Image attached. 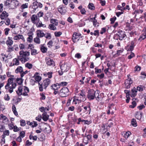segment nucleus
I'll return each mask as SVG.
<instances>
[{
	"instance_id": "nucleus-1",
	"label": "nucleus",
	"mask_w": 146,
	"mask_h": 146,
	"mask_svg": "<svg viewBox=\"0 0 146 146\" xmlns=\"http://www.w3.org/2000/svg\"><path fill=\"white\" fill-rule=\"evenodd\" d=\"M8 77H10L7 81L6 85L5 86L6 90H8L9 92L11 93L13 92V89L15 88L17 84L15 82H13V81L15 80V77L11 74V73L7 72L6 73Z\"/></svg>"
},
{
	"instance_id": "nucleus-2",
	"label": "nucleus",
	"mask_w": 146,
	"mask_h": 146,
	"mask_svg": "<svg viewBox=\"0 0 146 146\" xmlns=\"http://www.w3.org/2000/svg\"><path fill=\"white\" fill-rule=\"evenodd\" d=\"M30 53L29 52L21 50L19 52V56L18 58L22 63H24L29 60V56Z\"/></svg>"
},
{
	"instance_id": "nucleus-3",
	"label": "nucleus",
	"mask_w": 146,
	"mask_h": 146,
	"mask_svg": "<svg viewBox=\"0 0 146 146\" xmlns=\"http://www.w3.org/2000/svg\"><path fill=\"white\" fill-rule=\"evenodd\" d=\"M29 91V89L28 87L25 86L23 87L19 86L16 91V92L19 96L23 95L24 96H27L28 93Z\"/></svg>"
},
{
	"instance_id": "nucleus-4",
	"label": "nucleus",
	"mask_w": 146,
	"mask_h": 146,
	"mask_svg": "<svg viewBox=\"0 0 146 146\" xmlns=\"http://www.w3.org/2000/svg\"><path fill=\"white\" fill-rule=\"evenodd\" d=\"M50 82L51 81L49 79L46 78L43 81L42 83L40 84V83H38L40 91H42L43 90V86L44 87V89H46L47 87L50 84Z\"/></svg>"
},
{
	"instance_id": "nucleus-5",
	"label": "nucleus",
	"mask_w": 146,
	"mask_h": 146,
	"mask_svg": "<svg viewBox=\"0 0 146 146\" xmlns=\"http://www.w3.org/2000/svg\"><path fill=\"white\" fill-rule=\"evenodd\" d=\"M76 100H77L78 103L84 101L86 100L84 92L82 91L77 95V96H76Z\"/></svg>"
},
{
	"instance_id": "nucleus-6",
	"label": "nucleus",
	"mask_w": 146,
	"mask_h": 146,
	"mask_svg": "<svg viewBox=\"0 0 146 146\" xmlns=\"http://www.w3.org/2000/svg\"><path fill=\"white\" fill-rule=\"evenodd\" d=\"M13 39L15 41V42H19L21 40L23 42L25 41V39L23 36L20 34H18L13 36Z\"/></svg>"
},
{
	"instance_id": "nucleus-7",
	"label": "nucleus",
	"mask_w": 146,
	"mask_h": 146,
	"mask_svg": "<svg viewBox=\"0 0 146 146\" xmlns=\"http://www.w3.org/2000/svg\"><path fill=\"white\" fill-rule=\"evenodd\" d=\"M118 34H116L114 37V38L116 39H119L120 40H122L124 38L126 35L124 32L122 31H119L118 32Z\"/></svg>"
},
{
	"instance_id": "nucleus-8",
	"label": "nucleus",
	"mask_w": 146,
	"mask_h": 146,
	"mask_svg": "<svg viewBox=\"0 0 146 146\" xmlns=\"http://www.w3.org/2000/svg\"><path fill=\"white\" fill-rule=\"evenodd\" d=\"M68 92V89L66 87H64L60 90L58 93L61 97H64L66 96Z\"/></svg>"
},
{
	"instance_id": "nucleus-9",
	"label": "nucleus",
	"mask_w": 146,
	"mask_h": 146,
	"mask_svg": "<svg viewBox=\"0 0 146 146\" xmlns=\"http://www.w3.org/2000/svg\"><path fill=\"white\" fill-rule=\"evenodd\" d=\"M96 91L93 90H89L88 91L87 97L89 100H92L94 99L96 97Z\"/></svg>"
},
{
	"instance_id": "nucleus-10",
	"label": "nucleus",
	"mask_w": 146,
	"mask_h": 146,
	"mask_svg": "<svg viewBox=\"0 0 146 146\" xmlns=\"http://www.w3.org/2000/svg\"><path fill=\"white\" fill-rule=\"evenodd\" d=\"M81 38H82V36L80 34L74 33L72 35V40L74 42H76L79 40H81Z\"/></svg>"
},
{
	"instance_id": "nucleus-11",
	"label": "nucleus",
	"mask_w": 146,
	"mask_h": 146,
	"mask_svg": "<svg viewBox=\"0 0 146 146\" xmlns=\"http://www.w3.org/2000/svg\"><path fill=\"white\" fill-rule=\"evenodd\" d=\"M58 10L62 15H64L67 11V8L66 5H61L59 6Z\"/></svg>"
},
{
	"instance_id": "nucleus-12",
	"label": "nucleus",
	"mask_w": 146,
	"mask_h": 146,
	"mask_svg": "<svg viewBox=\"0 0 146 146\" xmlns=\"http://www.w3.org/2000/svg\"><path fill=\"white\" fill-rule=\"evenodd\" d=\"M31 19L32 22L34 24L38 23L40 21V19L35 14L33 15L31 17Z\"/></svg>"
},
{
	"instance_id": "nucleus-13",
	"label": "nucleus",
	"mask_w": 146,
	"mask_h": 146,
	"mask_svg": "<svg viewBox=\"0 0 146 146\" xmlns=\"http://www.w3.org/2000/svg\"><path fill=\"white\" fill-rule=\"evenodd\" d=\"M45 60L47 65L52 66H55L54 62L52 59L46 57L45 58Z\"/></svg>"
},
{
	"instance_id": "nucleus-14",
	"label": "nucleus",
	"mask_w": 146,
	"mask_h": 146,
	"mask_svg": "<svg viewBox=\"0 0 146 146\" xmlns=\"http://www.w3.org/2000/svg\"><path fill=\"white\" fill-rule=\"evenodd\" d=\"M115 110V108L114 106V104H111L108 106V110L107 112V114H109L110 113L113 114L114 113V111Z\"/></svg>"
},
{
	"instance_id": "nucleus-15",
	"label": "nucleus",
	"mask_w": 146,
	"mask_h": 146,
	"mask_svg": "<svg viewBox=\"0 0 146 146\" xmlns=\"http://www.w3.org/2000/svg\"><path fill=\"white\" fill-rule=\"evenodd\" d=\"M19 2L17 0H13L12 2V3L10 5L9 7L12 9H15L19 5Z\"/></svg>"
},
{
	"instance_id": "nucleus-16",
	"label": "nucleus",
	"mask_w": 146,
	"mask_h": 146,
	"mask_svg": "<svg viewBox=\"0 0 146 146\" xmlns=\"http://www.w3.org/2000/svg\"><path fill=\"white\" fill-rule=\"evenodd\" d=\"M133 83V81L130 78H128V79L126 80L125 84V87L127 89L130 88V85Z\"/></svg>"
},
{
	"instance_id": "nucleus-17",
	"label": "nucleus",
	"mask_w": 146,
	"mask_h": 146,
	"mask_svg": "<svg viewBox=\"0 0 146 146\" xmlns=\"http://www.w3.org/2000/svg\"><path fill=\"white\" fill-rule=\"evenodd\" d=\"M60 68L62 71L64 72H67L69 69V67L67 64L65 63L60 65Z\"/></svg>"
},
{
	"instance_id": "nucleus-18",
	"label": "nucleus",
	"mask_w": 146,
	"mask_h": 146,
	"mask_svg": "<svg viewBox=\"0 0 146 146\" xmlns=\"http://www.w3.org/2000/svg\"><path fill=\"white\" fill-rule=\"evenodd\" d=\"M96 98L97 100H101L104 97V93H102L100 94H99L98 92H96Z\"/></svg>"
},
{
	"instance_id": "nucleus-19",
	"label": "nucleus",
	"mask_w": 146,
	"mask_h": 146,
	"mask_svg": "<svg viewBox=\"0 0 146 146\" xmlns=\"http://www.w3.org/2000/svg\"><path fill=\"white\" fill-rule=\"evenodd\" d=\"M8 15V14L4 11L0 15V18L1 20H5L7 17Z\"/></svg>"
},
{
	"instance_id": "nucleus-20",
	"label": "nucleus",
	"mask_w": 146,
	"mask_h": 146,
	"mask_svg": "<svg viewBox=\"0 0 146 146\" xmlns=\"http://www.w3.org/2000/svg\"><path fill=\"white\" fill-rule=\"evenodd\" d=\"M5 43L7 46H11L13 43V41L12 40V38L8 37L7 38V40L5 42Z\"/></svg>"
},
{
	"instance_id": "nucleus-21",
	"label": "nucleus",
	"mask_w": 146,
	"mask_h": 146,
	"mask_svg": "<svg viewBox=\"0 0 146 146\" xmlns=\"http://www.w3.org/2000/svg\"><path fill=\"white\" fill-rule=\"evenodd\" d=\"M33 78L36 81L39 82L41 79V77L39 76V73L37 72L35 73L34 75Z\"/></svg>"
},
{
	"instance_id": "nucleus-22",
	"label": "nucleus",
	"mask_w": 146,
	"mask_h": 146,
	"mask_svg": "<svg viewBox=\"0 0 146 146\" xmlns=\"http://www.w3.org/2000/svg\"><path fill=\"white\" fill-rule=\"evenodd\" d=\"M142 113L140 111H137L135 113V117L138 119H140L141 117Z\"/></svg>"
},
{
	"instance_id": "nucleus-23",
	"label": "nucleus",
	"mask_w": 146,
	"mask_h": 146,
	"mask_svg": "<svg viewBox=\"0 0 146 146\" xmlns=\"http://www.w3.org/2000/svg\"><path fill=\"white\" fill-rule=\"evenodd\" d=\"M1 118L2 119L3 122L5 124L7 123L8 121H9V119L7 118L5 116L3 115L2 114H1L0 115Z\"/></svg>"
},
{
	"instance_id": "nucleus-24",
	"label": "nucleus",
	"mask_w": 146,
	"mask_h": 146,
	"mask_svg": "<svg viewBox=\"0 0 146 146\" xmlns=\"http://www.w3.org/2000/svg\"><path fill=\"white\" fill-rule=\"evenodd\" d=\"M15 80H14L13 81V82H15L16 84V82L19 85H21L23 83V80L22 78H16L15 77Z\"/></svg>"
},
{
	"instance_id": "nucleus-25",
	"label": "nucleus",
	"mask_w": 146,
	"mask_h": 146,
	"mask_svg": "<svg viewBox=\"0 0 146 146\" xmlns=\"http://www.w3.org/2000/svg\"><path fill=\"white\" fill-rule=\"evenodd\" d=\"M37 36L40 37H42L45 36L44 34L43 31L41 30H38L36 31Z\"/></svg>"
},
{
	"instance_id": "nucleus-26",
	"label": "nucleus",
	"mask_w": 146,
	"mask_h": 146,
	"mask_svg": "<svg viewBox=\"0 0 146 146\" xmlns=\"http://www.w3.org/2000/svg\"><path fill=\"white\" fill-rule=\"evenodd\" d=\"M42 119L44 121H47L48 119L49 115L47 114V113L44 112L42 114Z\"/></svg>"
},
{
	"instance_id": "nucleus-27",
	"label": "nucleus",
	"mask_w": 146,
	"mask_h": 146,
	"mask_svg": "<svg viewBox=\"0 0 146 146\" xmlns=\"http://www.w3.org/2000/svg\"><path fill=\"white\" fill-rule=\"evenodd\" d=\"M131 97L132 98L135 97L137 95V90L136 89L134 88L131 90Z\"/></svg>"
},
{
	"instance_id": "nucleus-28",
	"label": "nucleus",
	"mask_w": 146,
	"mask_h": 146,
	"mask_svg": "<svg viewBox=\"0 0 146 146\" xmlns=\"http://www.w3.org/2000/svg\"><path fill=\"white\" fill-rule=\"evenodd\" d=\"M129 44L130 45H129L128 46V47H129V50L131 51L133 50L135 46V43L133 41H131Z\"/></svg>"
},
{
	"instance_id": "nucleus-29",
	"label": "nucleus",
	"mask_w": 146,
	"mask_h": 146,
	"mask_svg": "<svg viewBox=\"0 0 146 146\" xmlns=\"http://www.w3.org/2000/svg\"><path fill=\"white\" fill-rule=\"evenodd\" d=\"M131 134V133L130 132L128 131L127 132H123L122 133V135L126 139H127Z\"/></svg>"
},
{
	"instance_id": "nucleus-30",
	"label": "nucleus",
	"mask_w": 146,
	"mask_h": 146,
	"mask_svg": "<svg viewBox=\"0 0 146 146\" xmlns=\"http://www.w3.org/2000/svg\"><path fill=\"white\" fill-rule=\"evenodd\" d=\"M56 26V25H54L50 24L48 25V28L51 30L55 31L57 29Z\"/></svg>"
},
{
	"instance_id": "nucleus-31",
	"label": "nucleus",
	"mask_w": 146,
	"mask_h": 146,
	"mask_svg": "<svg viewBox=\"0 0 146 146\" xmlns=\"http://www.w3.org/2000/svg\"><path fill=\"white\" fill-rule=\"evenodd\" d=\"M50 23H51V24L54 25L56 26H57L58 25V20L55 19H51L50 20Z\"/></svg>"
},
{
	"instance_id": "nucleus-32",
	"label": "nucleus",
	"mask_w": 146,
	"mask_h": 146,
	"mask_svg": "<svg viewBox=\"0 0 146 146\" xmlns=\"http://www.w3.org/2000/svg\"><path fill=\"white\" fill-rule=\"evenodd\" d=\"M23 68L21 66H18L17 68L15 70V72L16 73L20 72L21 74L23 71Z\"/></svg>"
},
{
	"instance_id": "nucleus-33",
	"label": "nucleus",
	"mask_w": 146,
	"mask_h": 146,
	"mask_svg": "<svg viewBox=\"0 0 146 146\" xmlns=\"http://www.w3.org/2000/svg\"><path fill=\"white\" fill-rule=\"evenodd\" d=\"M88 7L89 9L91 10H94L95 9V7L94 4L92 3H89Z\"/></svg>"
},
{
	"instance_id": "nucleus-34",
	"label": "nucleus",
	"mask_w": 146,
	"mask_h": 146,
	"mask_svg": "<svg viewBox=\"0 0 146 146\" xmlns=\"http://www.w3.org/2000/svg\"><path fill=\"white\" fill-rule=\"evenodd\" d=\"M28 3H27L23 4L21 5L20 7L21 9L23 10L27 8L28 7Z\"/></svg>"
},
{
	"instance_id": "nucleus-35",
	"label": "nucleus",
	"mask_w": 146,
	"mask_h": 146,
	"mask_svg": "<svg viewBox=\"0 0 146 146\" xmlns=\"http://www.w3.org/2000/svg\"><path fill=\"white\" fill-rule=\"evenodd\" d=\"M40 49L42 53H45L47 52V48L43 45H42L40 47Z\"/></svg>"
},
{
	"instance_id": "nucleus-36",
	"label": "nucleus",
	"mask_w": 146,
	"mask_h": 146,
	"mask_svg": "<svg viewBox=\"0 0 146 146\" xmlns=\"http://www.w3.org/2000/svg\"><path fill=\"white\" fill-rule=\"evenodd\" d=\"M12 111H13L14 114L16 116L18 115V112L16 110V108L15 106L13 105L12 107Z\"/></svg>"
},
{
	"instance_id": "nucleus-37",
	"label": "nucleus",
	"mask_w": 146,
	"mask_h": 146,
	"mask_svg": "<svg viewBox=\"0 0 146 146\" xmlns=\"http://www.w3.org/2000/svg\"><path fill=\"white\" fill-rule=\"evenodd\" d=\"M38 53L37 50L31 48V54L32 55H35Z\"/></svg>"
},
{
	"instance_id": "nucleus-38",
	"label": "nucleus",
	"mask_w": 146,
	"mask_h": 146,
	"mask_svg": "<svg viewBox=\"0 0 146 146\" xmlns=\"http://www.w3.org/2000/svg\"><path fill=\"white\" fill-rule=\"evenodd\" d=\"M146 33H144L143 35H142L140 36L138 40L140 41H141V40H143L146 38Z\"/></svg>"
},
{
	"instance_id": "nucleus-39",
	"label": "nucleus",
	"mask_w": 146,
	"mask_h": 146,
	"mask_svg": "<svg viewBox=\"0 0 146 146\" xmlns=\"http://www.w3.org/2000/svg\"><path fill=\"white\" fill-rule=\"evenodd\" d=\"M13 62V65H18L19 64V60L17 58L14 59Z\"/></svg>"
},
{
	"instance_id": "nucleus-40",
	"label": "nucleus",
	"mask_w": 146,
	"mask_h": 146,
	"mask_svg": "<svg viewBox=\"0 0 146 146\" xmlns=\"http://www.w3.org/2000/svg\"><path fill=\"white\" fill-rule=\"evenodd\" d=\"M52 72H48L47 73L44 74V75L45 76H48L49 78H51L52 77Z\"/></svg>"
},
{
	"instance_id": "nucleus-41",
	"label": "nucleus",
	"mask_w": 146,
	"mask_h": 146,
	"mask_svg": "<svg viewBox=\"0 0 146 146\" xmlns=\"http://www.w3.org/2000/svg\"><path fill=\"white\" fill-rule=\"evenodd\" d=\"M45 37L49 39H50L51 38V34L50 33H46L45 34Z\"/></svg>"
},
{
	"instance_id": "nucleus-42",
	"label": "nucleus",
	"mask_w": 146,
	"mask_h": 146,
	"mask_svg": "<svg viewBox=\"0 0 146 146\" xmlns=\"http://www.w3.org/2000/svg\"><path fill=\"white\" fill-rule=\"evenodd\" d=\"M32 7H34V8H38V2L37 1H36L35 2H34L33 3Z\"/></svg>"
},
{
	"instance_id": "nucleus-43",
	"label": "nucleus",
	"mask_w": 146,
	"mask_h": 146,
	"mask_svg": "<svg viewBox=\"0 0 146 146\" xmlns=\"http://www.w3.org/2000/svg\"><path fill=\"white\" fill-rule=\"evenodd\" d=\"M62 34V33L60 31H56L54 33V35L56 37H59Z\"/></svg>"
},
{
	"instance_id": "nucleus-44",
	"label": "nucleus",
	"mask_w": 146,
	"mask_h": 146,
	"mask_svg": "<svg viewBox=\"0 0 146 146\" xmlns=\"http://www.w3.org/2000/svg\"><path fill=\"white\" fill-rule=\"evenodd\" d=\"M131 124L134 126L136 127L137 126V123L136 120L134 119H132L131 121Z\"/></svg>"
},
{
	"instance_id": "nucleus-45",
	"label": "nucleus",
	"mask_w": 146,
	"mask_h": 146,
	"mask_svg": "<svg viewBox=\"0 0 146 146\" xmlns=\"http://www.w3.org/2000/svg\"><path fill=\"white\" fill-rule=\"evenodd\" d=\"M33 66V65L32 64L29 63H27L25 64L26 67L27 68L29 69H31L32 68Z\"/></svg>"
},
{
	"instance_id": "nucleus-46",
	"label": "nucleus",
	"mask_w": 146,
	"mask_h": 146,
	"mask_svg": "<svg viewBox=\"0 0 146 146\" xmlns=\"http://www.w3.org/2000/svg\"><path fill=\"white\" fill-rule=\"evenodd\" d=\"M7 50L8 52H11L14 51V49L13 46H7Z\"/></svg>"
},
{
	"instance_id": "nucleus-47",
	"label": "nucleus",
	"mask_w": 146,
	"mask_h": 146,
	"mask_svg": "<svg viewBox=\"0 0 146 146\" xmlns=\"http://www.w3.org/2000/svg\"><path fill=\"white\" fill-rule=\"evenodd\" d=\"M34 41L37 44H39L40 43V40L38 37H36L34 39Z\"/></svg>"
},
{
	"instance_id": "nucleus-48",
	"label": "nucleus",
	"mask_w": 146,
	"mask_h": 146,
	"mask_svg": "<svg viewBox=\"0 0 146 146\" xmlns=\"http://www.w3.org/2000/svg\"><path fill=\"white\" fill-rule=\"evenodd\" d=\"M95 17L91 18L90 19L91 20L90 21H93V25H95V23L97 22V20H96L95 18L96 17V15H95Z\"/></svg>"
},
{
	"instance_id": "nucleus-49",
	"label": "nucleus",
	"mask_w": 146,
	"mask_h": 146,
	"mask_svg": "<svg viewBox=\"0 0 146 146\" xmlns=\"http://www.w3.org/2000/svg\"><path fill=\"white\" fill-rule=\"evenodd\" d=\"M4 99L5 100L8 101L10 100V98L8 94H6L5 95Z\"/></svg>"
},
{
	"instance_id": "nucleus-50",
	"label": "nucleus",
	"mask_w": 146,
	"mask_h": 146,
	"mask_svg": "<svg viewBox=\"0 0 146 146\" xmlns=\"http://www.w3.org/2000/svg\"><path fill=\"white\" fill-rule=\"evenodd\" d=\"M57 85H59L58 83H56V84H54L53 85H52L51 87L52 88V89H53L54 90H56V87H57Z\"/></svg>"
},
{
	"instance_id": "nucleus-51",
	"label": "nucleus",
	"mask_w": 146,
	"mask_h": 146,
	"mask_svg": "<svg viewBox=\"0 0 146 146\" xmlns=\"http://www.w3.org/2000/svg\"><path fill=\"white\" fill-rule=\"evenodd\" d=\"M6 20L5 24L7 25H9L10 24V21L9 18H7L5 19Z\"/></svg>"
},
{
	"instance_id": "nucleus-52",
	"label": "nucleus",
	"mask_w": 146,
	"mask_h": 146,
	"mask_svg": "<svg viewBox=\"0 0 146 146\" xmlns=\"http://www.w3.org/2000/svg\"><path fill=\"white\" fill-rule=\"evenodd\" d=\"M53 41L52 40L49 41L47 43V45L49 48H51L52 46Z\"/></svg>"
},
{
	"instance_id": "nucleus-53",
	"label": "nucleus",
	"mask_w": 146,
	"mask_h": 146,
	"mask_svg": "<svg viewBox=\"0 0 146 146\" xmlns=\"http://www.w3.org/2000/svg\"><path fill=\"white\" fill-rule=\"evenodd\" d=\"M28 72V71L27 70H26L25 72H23V71L21 72V73L20 74V75L21 77V78H23L24 76L27 74Z\"/></svg>"
},
{
	"instance_id": "nucleus-54",
	"label": "nucleus",
	"mask_w": 146,
	"mask_h": 146,
	"mask_svg": "<svg viewBox=\"0 0 146 146\" xmlns=\"http://www.w3.org/2000/svg\"><path fill=\"white\" fill-rule=\"evenodd\" d=\"M123 49L117 50V53L115 54L116 56H119L121 53L123 52Z\"/></svg>"
},
{
	"instance_id": "nucleus-55",
	"label": "nucleus",
	"mask_w": 146,
	"mask_h": 146,
	"mask_svg": "<svg viewBox=\"0 0 146 146\" xmlns=\"http://www.w3.org/2000/svg\"><path fill=\"white\" fill-rule=\"evenodd\" d=\"M136 89L137 91L138 90L139 92H142L143 90V87L141 85H140L137 87Z\"/></svg>"
},
{
	"instance_id": "nucleus-56",
	"label": "nucleus",
	"mask_w": 146,
	"mask_h": 146,
	"mask_svg": "<svg viewBox=\"0 0 146 146\" xmlns=\"http://www.w3.org/2000/svg\"><path fill=\"white\" fill-rule=\"evenodd\" d=\"M31 125L32 127H34L36 126L37 125V124L36 122L33 121L31 122Z\"/></svg>"
},
{
	"instance_id": "nucleus-57",
	"label": "nucleus",
	"mask_w": 146,
	"mask_h": 146,
	"mask_svg": "<svg viewBox=\"0 0 146 146\" xmlns=\"http://www.w3.org/2000/svg\"><path fill=\"white\" fill-rule=\"evenodd\" d=\"M84 108L85 109L86 111L88 110L89 111V113H90V111H91V108H90V106H85L84 107Z\"/></svg>"
},
{
	"instance_id": "nucleus-58",
	"label": "nucleus",
	"mask_w": 146,
	"mask_h": 146,
	"mask_svg": "<svg viewBox=\"0 0 146 146\" xmlns=\"http://www.w3.org/2000/svg\"><path fill=\"white\" fill-rule=\"evenodd\" d=\"M132 105H130L129 107L131 108H134L136 106V103L135 101H133L132 103Z\"/></svg>"
},
{
	"instance_id": "nucleus-59",
	"label": "nucleus",
	"mask_w": 146,
	"mask_h": 146,
	"mask_svg": "<svg viewBox=\"0 0 146 146\" xmlns=\"http://www.w3.org/2000/svg\"><path fill=\"white\" fill-rule=\"evenodd\" d=\"M10 29L9 28H7L5 29V34L6 35H8L9 34V32L10 31Z\"/></svg>"
},
{
	"instance_id": "nucleus-60",
	"label": "nucleus",
	"mask_w": 146,
	"mask_h": 146,
	"mask_svg": "<svg viewBox=\"0 0 146 146\" xmlns=\"http://www.w3.org/2000/svg\"><path fill=\"white\" fill-rule=\"evenodd\" d=\"M20 125L21 126H25L26 125L25 121L24 120H20Z\"/></svg>"
},
{
	"instance_id": "nucleus-61",
	"label": "nucleus",
	"mask_w": 146,
	"mask_h": 146,
	"mask_svg": "<svg viewBox=\"0 0 146 146\" xmlns=\"http://www.w3.org/2000/svg\"><path fill=\"white\" fill-rule=\"evenodd\" d=\"M50 13H46L44 16V19L48 21V19L50 18Z\"/></svg>"
},
{
	"instance_id": "nucleus-62",
	"label": "nucleus",
	"mask_w": 146,
	"mask_h": 146,
	"mask_svg": "<svg viewBox=\"0 0 146 146\" xmlns=\"http://www.w3.org/2000/svg\"><path fill=\"white\" fill-rule=\"evenodd\" d=\"M5 129V126L3 125H0V132H3Z\"/></svg>"
},
{
	"instance_id": "nucleus-63",
	"label": "nucleus",
	"mask_w": 146,
	"mask_h": 146,
	"mask_svg": "<svg viewBox=\"0 0 146 146\" xmlns=\"http://www.w3.org/2000/svg\"><path fill=\"white\" fill-rule=\"evenodd\" d=\"M135 56V54L131 52L130 54L128 56V58L129 59H131L134 57Z\"/></svg>"
},
{
	"instance_id": "nucleus-64",
	"label": "nucleus",
	"mask_w": 146,
	"mask_h": 146,
	"mask_svg": "<svg viewBox=\"0 0 146 146\" xmlns=\"http://www.w3.org/2000/svg\"><path fill=\"white\" fill-rule=\"evenodd\" d=\"M145 107V106L143 105L142 104L140 105L137 107V108L139 110H141L142 109L144 108Z\"/></svg>"
}]
</instances>
